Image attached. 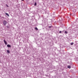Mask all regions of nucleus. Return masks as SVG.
<instances>
[{
	"label": "nucleus",
	"mask_w": 78,
	"mask_h": 78,
	"mask_svg": "<svg viewBox=\"0 0 78 78\" xmlns=\"http://www.w3.org/2000/svg\"><path fill=\"white\" fill-rule=\"evenodd\" d=\"M3 23L4 25H6L7 23L6 22V21L5 20H4L3 21Z\"/></svg>",
	"instance_id": "1"
},
{
	"label": "nucleus",
	"mask_w": 78,
	"mask_h": 78,
	"mask_svg": "<svg viewBox=\"0 0 78 78\" xmlns=\"http://www.w3.org/2000/svg\"><path fill=\"white\" fill-rule=\"evenodd\" d=\"M4 42L5 44L6 45H7V42L6 41H5V40H4Z\"/></svg>",
	"instance_id": "2"
},
{
	"label": "nucleus",
	"mask_w": 78,
	"mask_h": 78,
	"mask_svg": "<svg viewBox=\"0 0 78 78\" xmlns=\"http://www.w3.org/2000/svg\"><path fill=\"white\" fill-rule=\"evenodd\" d=\"M7 47H9V48H10L11 46L9 44H7Z\"/></svg>",
	"instance_id": "3"
},
{
	"label": "nucleus",
	"mask_w": 78,
	"mask_h": 78,
	"mask_svg": "<svg viewBox=\"0 0 78 78\" xmlns=\"http://www.w3.org/2000/svg\"><path fill=\"white\" fill-rule=\"evenodd\" d=\"M7 53H10V51H9V50H7Z\"/></svg>",
	"instance_id": "4"
},
{
	"label": "nucleus",
	"mask_w": 78,
	"mask_h": 78,
	"mask_svg": "<svg viewBox=\"0 0 78 78\" xmlns=\"http://www.w3.org/2000/svg\"><path fill=\"white\" fill-rule=\"evenodd\" d=\"M5 14L6 16H9V14H8V13H6Z\"/></svg>",
	"instance_id": "5"
},
{
	"label": "nucleus",
	"mask_w": 78,
	"mask_h": 78,
	"mask_svg": "<svg viewBox=\"0 0 78 78\" xmlns=\"http://www.w3.org/2000/svg\"><path fill=\"white\" fill-rule=\"evenodd\" d=\"M65 33L66 34H67V31H65Z\"/></svg>",
	"instance_id": "6"
},
{
	"label": "nucleus",
	"mask_w": 78,
	"mask_h": 78,
	"mask_svg": "<svg viewBox=\"0 0 78 78\" xmlns=\"http://www.w3.org/2000/svg\"><path fill=\"white\" fill-rule=\"evenodd\" d=\"M35 30H38V29L37 27H35Z\"/></svg>",
	"instance_id": "7"
},
{
	"label": "nucleus",
	"mask_w": 78,
	"mask_h": 78,
	"mask_svg": "<svg viewBox=\"0 0 78 78\" xmlns=\"http://www.w3.org/2000/svg\"><path fill=\"white\" fill-rule=\"evenodd\" d=\"M73 42H72L71 43V45H73Z\"/></svg>",
	"instance_id": "8"
},
{
	"label": "nucleus",
	"mask_w": 78,
	"mask_h": 78,
	"mask_svg": "<svg viewBox=\"0 0 78 78\" xmlns=\"http://www.w3.org/2000/svg\"><path fill=\"white\" fill-rule=\"evenodd\" d=\"M37 5L36 2H35V4H34V5L35 6H36V5Z\"/></svg>",
	"instance_id": "9"
},
{
	"label": "nucleus",
	"mask_w": 78,
	"mask_h": 78,
	"mask_svg": "<svg viewBox=\"0 0 78 78\" xmlns=\"http://www.w3.org/2000/svg\"><path fill=\"white\" fill-rule=\"evenodd\" d=\"M51 26L48 27V28H51Z\"/></svg>",
	"instance_id": "10"
},
{
	"label": "nucleus",
	"mask_w": 78,
	"mask_h": 78,
	"mask_svg": "<svg viewBox=\"0 0 78 78\" xmlns=\"http://www.w3.org/2000/svg\"><path fill=\"white\" fill-rule=\"evenodd\" d=\"M71 67L70 66H69V68L70 69V68Z\"/></svg>",
	"instance_id": "11"
},
{
	"label": "nucleus",
	"mask_w": 78,
	"mask_h": 78,
	"mask_svg": "<svg viewBox=\"0 0 78 78\" xmlns=\"http://www.w3.org/2000/svg\"><path fill=\"white\" fill-rule=\"evenodd\" d=\"M62 32V31H60L59 32V33H61V32Z\"/></svg>",
	"instance_id": "12"
},
{
	"label": "nucleus",
	"mask_w": 78,
	"mask_h": 78,
	"mask_svg": "<svg viewBox=\"0 0 78 78\" xmlns=\"http://www.w3.org/2000/svg\"><path fill=\"white\" fill-rule=\"evenodd\" d=\"M6 6L7 7H9V6H8V5H6Z\"/></svg>",
	"instance_id": "13"
},
{
	"label": "nucleus",
	"mask_w": 78,
	"mask_h": 78,
	"mask_svg": "<svg viewBox=\"0 0 78 78\" xmlns=\"http://www.w3.org/2000/svg\"><path fill=\"white\" fill-rule=\"evenodd\" d=\"M7 27L8 28H9V26H7Z\"/></svg>",
	"instance_id": "14"
},
{
	"label": "nucleus",
	"mask_w": 78,
	"mask_h": 78,
	"mask_svg": "<svg viewBox=\"0 0 78 78\" xmlns=\"http://www.w3.org/2000/svg\"><path fill=\"white\" fill-rule=\"evenodd\" d=\"M67 67L68 68H69V66H68Z\"/></svg>",
	"instance_id": "15"
},
{
	"label": "nucleus",
	"mask_w": 78,
	"mask_h": 78,
	"mask_svg": "<svg viewBox=\"0 0 78 78\" xmlns=\"http://www.w3.org/2000/svg\"><path fill=\"white\" fill-rule=\"evenodd\" d=\"M22 1H24V0H21Z\"/></svg>",
	"instance_id": "16"
}]
</instances>
